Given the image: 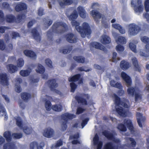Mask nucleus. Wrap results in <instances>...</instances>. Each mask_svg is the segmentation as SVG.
I'll return each mask as SVG.
<instances>
[{
  "label": "nucleus",
  "mask_w": 149,
  "mask_h": 149,
  "mask_svg": "<svg viewBox=\"0 0 149 149\" xmlns=\"http://www.w3.org/2000/svg\"><path fill=\"white\" fill-rule=\"evenodd\" d=\"M17 63L18 67H21L23 66L24 65V61L23 59L22 58H19L17 61Z\"/></svg>",
  "instance_id": "864d4df0"
},
{
  "label": "nucleus",
  "mask_w": 149,
  "mask_h": 149,
  "mask_svg": "<svg viewBox=\"0 0 149 149\" xmlns=\"http://www.w3.org/2000/svg\"><path fill=\"white\" fill-rule=\"evenodd\" d=\"M52 29L54 33H62L67 29V26L65 24L62 22H56L53 25Z\"/></svg>",
  "instance_id": "7ed1b4c3"
},
{
  "label": "nucleus",
  "mask_w": 149,
  "mask_h": 149,
  "mask_svg": "<svg viewBox=\"0 0 149 149\" xmlns=\"http://www.w3.org/2000/svg\"><path fill=\"white\" fill-rule=\"evenodd\" d=\"M128 26V33L130 35H136L141 30L140 27L135 24H130Z\"/></svg>",
  "instance_id": "6e6552de"
},
{
  "label": "nucleus",
  "mask_w": 149,
  "mask_h": 149,
  "mask_svg": "<svg viewBox=\"0 0 149 149\" xmlns=\"http://www.w3.org/2000/svg\"><path fill=\"white\" fill-rule=\"evenodd\" d=\"M24 132L27 134H31L33 131V130L31 127H24L23 129Z\"/></svg>",
  "instance_id": "49530a36"
},
{
  "label": "nucleus",
  "mask_w": 149,
  "mask_h": 149,
  "mask_svg": "<svg viewBox=\"0 0 149 149\" xmlns=\"http://www.w3.org/2000/svg\"><path fill=\"white\" fill-rule=\"evenodd\" d=\"M78 14L77 13V11L76 10H74L73 11L70 15L68 17L69 19L71 20L72 21H74V20L77 19L78 17Z\"/></svg>",
  "instance_id": "4c0bfd02"
},
{
  "label": "nucleus",
  "mask_w": 149,
  "mask_h": 149,
  "mask_svg": "<svg viewBox=\"0 0 149 149\" xmlns=\"http://www.w3.org/2000/svg\"><path fill=\"white\" fill-rule=\"evenodd\" d=\"M116 42L117 44L120 43L122 44H125L126 42V40L123 37L119 36L117 39L116 40Z\"/></svg>",
  "instance_id": "58836bf2"
},
{
  "label": "nucleus",
  "mask_w": 149,
  "mask_h": 149,
  "mask_svg": "<svg viewBox=\"0 0 149 149\" xmlns=\"http://www.w3.org/2000/svg\"><path fill=\"white\" fill-rule=\"evenodd\" d=\"M100 41L101 42L104 44H106L110 43L111 41V38L108 36L106 35H103L100 38Z\"/></svg>",
  "instance_id": "5701e85b"
},
{
  "label": "nucleus",
  "mask_w": 149,
  "mask_h": 149,
  "mask_svg": "<svg viewBox=\"0 0 149 149\" xmlns=\"http://www.w3.org/2000/svg\"><path fill=\"white\" fill-rule=\"evenodd\" d=\"M120 65V67L123 70L127 69L130 67L129 63L124 61L121 62Z\"/></svg>",
  "instance_id": "f704fd0d"
},
{
  "label": "nucleus",
  "mask_w": 149,
  "mask_h": 149,
  "mask_svg": "<svg viewBox=\"0 0 149 149\" xmlns=\"http://www.w3.org/2000/svg\"><path fill=\"white\" fill-rule=\"evenodd\" d=\"M136 116L137 121L140 127H142V124L143 123L145 119V118L143 117L142 114L139 113H137Z\"/></svg>",
  "instance_id": "a211bd4d"
},
{
  "label": "nucleus",
  "mask_w": 149,
  "mask_h": 149,
  "mask_svg": "<svg viewBox=\"0 0 149 149\" xmlns=\"http://www.w3.org/2000/svg\"><path fill=\"white\" fill-rule=\"evenodd\" d=\"M24 53L26 56L33 59H35L36 58V54L34 52L31 51L25 50L24 51Z\"/></svg>",
  "instance_id": "a878e982"
},
{
  "label": "nucleus",
  "mask_w": 149,
  "mask_h": 149,
  "mask_svg": "<svg viewBox=\"0 0 149 149\" xmlns=\"http://www.w3.org/2000/svg\"><path fill=\"white\" fill-rule=\"evenodd\" d=\"M72 47L69 46L64 48L63 49H61L60 52L61 53L65 54L69 53L72 49Z\"/></svg>",
  "instance_id": "ea45409f"
},
{
  "label": "nucleus",
  "mask_w": 149,
  "mask_h": 149,
  "mask_svg": "<svg viewBox=\"0 0 149 149\" xmlns=\"http://www.w3.org/2000/svg\"><path fill=\"white\" fill-rule=\"evenodd\" d=\"M70 86L71 88V91L74 92L77 87V85L74 83L72 82L70 83Z\"/></svg>",
  "instance_id": "69168bd1"
},
{
  "label": "nucleus",
  "mask_w": 149,
  "mask_h": 149,
  "mask_svg": "<svg viewBox=\"0 0 149 149\" xmlns=\"http://www.w3.org/2000/svg\"><path fill=\"white\" fill-rule=\"evenodd\" d=\"M113 97L116 104L115 108L117 112L120 116H125L127 109L123 108H128L130 107V104L129 101L125 99L124 102H121L119 98L115 94H113Z\"/></svg>",
  "instance_id": "f257e3e1"
},
{
  "label": "nucleus",
  "mask_w": 149,
  "mask_h": 149,
  "mask_svg": "<svg viewBox=\"0 0 149 149\" xmlns=\"http://www.w3.org/2000/svg\"><path fill=\"white\" fill-rule=\"evenodd\" d=\"M131 60L134 66L135 70L140 72L141 70L140 67L138 64L136 58L135 57H133L131 59Z\"/></svg>",
  "instance_id": "393cba45"
},
{
  "label": "nucleus",
  "mask_w": 149,
  "mask_h": 149,
  "mask_svg": "<svg viewBox=\"0 0 149 149\" xmlns=\"http://www.w3.org/2000/svg\"><path fill=\"white\" fill-rule=\"evenodd\" d=\"M90 47L91 49L92 50L93 48L95 49H99L101 50L105 51L106 48L104 47L100 43L97 42H93L91 43Z\"/></svg>",
  "instance_id": "4468645a"
},
{
  "label": "nucleus",
  "mask_w": 149,
  "mask_h": 149,
  "mask_svg": "<svg viewBox=\"0 0 149 149\" xmlns=\"http://www.w3.org/2000/svg\"><path fill=\"white\" fill-rule=\"evenodd\" d=\"M91 14L93 18L95 21L97 23L99 22L98 20V19L103 18V15L100 14L97 11L95 10H92L91 12Z\"/></svg>",
  "instance_id": "ddd939ff"
},
{
  "label": "nucleus",
  "mask_w": 149,
  "mask_h": 149,
  "mask_svg": "<svg viewBox=\"0 0 149 149\" xmlns=\"http://www.w3.org/2000/svg\"><path fill=\"white\" fill-rule=\"evenodd\" d=\"M117 54L116 52H114L113 54L112 61L116 63L118 61L120 60V58L116 57Z\"/></svg>",
  "instance_id": "6e6d98bb"
},
{
  "label": "nucleus",
  "mask_w": 149,
  "mask_h": 149,
  "mask_svg": "<svg viewBox=\"0 0 149 149\" xmlns=\"http://www.w3.org/2000/svg\"><path fill=\"white\" fill-rule=\"evenodd\" d=\"M35 39L37 42H40L41 37L39 34L38 33L37 30L35 28L33 29L31 32Z\"/></svg>",
  "instance_id": "b1692460"
},
{
  "label": "nucleus",
  "mask_w": 149,
  "mask_h": 149,
  "mask_svg": "<svg viewBox=\"0 0 149 149\" xmlns=\"http://www.w3.org/2000/svg\"><path fill=\"white\" fill-rule=\"evenodd\" d=\"M37 146V143L36 142H33L30 144V149H34Z\"/></svg>",
  "instance_id": "774afa93"
},
{
  "label": "nucleus",
  "mask_w": 149,
  "mask_h": 149,
  "mask_svg": "<svg viewBox=\"0 0 149 149\" xmlns=\"http://www.w3.org/2000/svg\"><path fill=\"white\" fill-rule=\"evenodd\" d=\"M102 134L108 139L112 140L116 143H118L120 142L119 139L115 137L112 134L107 131H103Z\"/></svg>",
  "instance_id": "9d476101"
},
{
  "label": "nucleus",
  "mask_w": 149,
  "mask_h": 149,
  "mask_svg": "<svg viewBox=\"0 0 149 149\" xmlns=\"http://www.w3.org/2000/svg\"><path fill=\"white\" fill-rule=\"evenodd\" d=\"M5 113V110L3 107L0 104V116L4 115Z\"/></svg>",
  "instance_id": "680f3d73"
},
{
  "label": "nucleus",
  "mask_w": 149,
  "mask_h": 149,
  "mask_svg": "<svg viewBox=\"0 0 149 149\" xmlns=\"http://www.w3.org/2000/svg\"><path fill=\"white\" fill-rule=\"evenodd\" d=\"M21 97L22 99L26 102H27L31 98L30 94L26 93H23L21 94Z\"/></svg>",
  "instance_id": "72a5a7b5"
},
{
  "label": "nucleus",
  "mask_w": 149,
  "mask_h": 149,
  "mask_svg": "<svg viewBox=\"0 0 149 149\" xmlns=\"http://www.w3.org/2000/svg\"><path fill=\"white\" fill-rule=\"evenodd\" d=\"M124 124L126 125L128 129H129L132 133L134 132V128L133 127L132 122L130 120L125 119L124 122Z\"/></svg>",
  "instance_id": "412c9836"
},
{
  "label": "nucleus",
  "mask_w": 149,
  "mask_h": 149,
  "mask_svg": "<svg viewBox=\"0 0 149 149\" xmlns=\"http://www.w3.org/2000/svg\"><path fill=\"white\" fill-rule=\"evenodd\" d=\"M31 72V70L29 68L26 70H22L20 72L21 75L23 77H26L28 76Z\"/></svg>",
  "instance_id": "e433bc0d"
},
{
  "label": "nucleus",
  "mask_w": 149,
  "mask_h": 149,
  "mask_svg": "<svg viewBox=\"0 0 149 149\" xmlns=\"http://www.w3.org/2000/svg\"><path fill=\"white\" fill-rule=\"evenodd\" d=\"M71 23L73 26H75L76 29L78 32L81 31L80 30V26H79V25H80V23L79 22L74 20L72 21Z\"/></svg>",
  "instance_id": "79ce46f5"
},
{
  "label": "nucleus",
  "mask_w": 149,
  "mask_h": 149,
  "mask_svg": "<svg viewBox=\"0 0 149 149\" xmlns=\"http://www.w3.org/2000/svg\"><path fill=\"white\" fill-rule=\"evenodd\" d=\"M3 136L6 139V141L8 142L11 141V135L10 132L9 131H6L3 134Z\"/></svg>",
  "instance_id": "a19ab883"
},
{
  "label": "nucleus",
  "mask_w": 149,
  "mask_h": 149,
  "mask_svg": "<svg viewBox=\"0 0 149 149\" xmlns=\"http://www.w3.org/2000/svg\"><path fill=\"white\" fill-rule=\"evenodd\" d=\"M22 79L19 78H17L15 80V90L17 93H19L22 91V88L19 84L22 82Z\"/></svg>",
  "instance_id": "dca6fc26"
},
{
  "label": "nucleus",
  "mask_w": 149,
  "mask_h": 149,
  "mask_svg": "<svg viewBox=\"0 0 149 149\" xmlns=\"http://www.w3.org/2000/svg\"><path fill=\"white\" fill-rule=\"evenodd\" d=\"M116 49L118 52L120 53L124 51V48L123 46L118 45L116 47Z\"/></svg>",
  "instance_id": "5fc2aeb1"
},
{
  "label": "nucleus",
  "mask_w": 149,
  "mask_h": 149,
  "mask_svg": "<svg viewBox=\"0 0 149 149\" xmlns=\"http://www.w3.org/2000/svg\"><path fill=\"white\" fill-rule=\"evenodd\" d=\"M121 76L126 82L127 86L128 87L127 92L129 95L133 97L134 93L135 92L134 88L132 87H130L132 84V81L130 77L124 72H122L121 73Z\"/></svg>",
  "instance_id": "f03ea898"
},
{
  "label": "nucleus",
  "mask_w": 149,
  "mask_h": 149,
  "mask_svg": "<svg viewBox=\"0 0 149 149\" xmlns=\"http://www.w3.org/2000/svg\"><path fill=\"white\" fill-rule=\"evenodd\" d=\"M141 40L143 42L146 44V50L149 52V38L146 36H143L141 38Z\"/></svg>",
  "instance_id": "bb28decb"
},
{
  "label": "nucleus",
  "mask_w": 149,
  "mask_h": 149,
  "mask_svg": "<svg viewBox=\"0 0 149 149\" xmlns=\"http://www.w3.org/2000/svg\"><path fill=\"white\" fill-rule=\"evenodd\" d=\"M80 31L79 33L81 34V36L83 38H85L86 36L89 35L91 33V31L90 26L86 22H84L80 26Z\"/></svg>",
  "instance_id": "423d86ee"
},
{
  "label": "nucleus",
  "mask_w": 149,
  "mask_h": 149,
  "mask_svg": "<svg viewBox=\"0 0 149 149\" xmlns=\"http://www.w3.org/2000/svg\"><path fill=\"white\" fill-rule=\"evenodd\" d=\"M72 3V0H60L59 3L60 6L63 7L66 5H69Z\"/></svg>",
  "instance_id": "473e14b6"
},
{
  "label": "nucleus",
  "mask_w": 149,
  "mask_h": 149,
  "mask_svg": "<svg viewBox=\"0 0 149 149\" xmlns=\"http://www.w3.org/2000/svg\"><path fill=\"white\" fill-rule=\"evenodd\" d=\"M16 124L18 127L20 128L22 127V123L21 118L19 117H17L16 119Z\"/></svg>",
  "instance_id": "bf43d9fd"
},
{
  "label": "nucleus",
  "mask_w": 149,
  "mask_h": 149,
  "mask_svg": "<svg viewBox=\"0 0 149 149\" xmlns=\"http://www.w3.org/2000/svg\"><path fill=\"white\" fill-rule=\"evenodd\" d=\"M73 58L74 60L79 63H83L84 62L85 58L82 56H74Z\"/></svg>",
  "instance_id": "a18cd8bd"
},
{
  "label": "nucleus",
  "mask_w": 149,
  "mask_h": 149,
  "mask_svg": "<svg viewBox=\"0 0 149 149\" xmlns=\"http://www.w3.org/2000/svg\"><path fill=\"white\" fill-rule=\"evenodd\" d=\"M52 21L50 19H48L47 21V22H45L44 24L45 27L47 28L52 24Z\"/></svg>",
  "instance_id": "338daca9"
},
{
  "label": "nucleus",
  "mask_w": 149,
  "mask_h": 149,
  "mask_svg": "<svg viewBox=\"0 0 149 149\" xmlns=\"http://www.w3.org/2000/svg\"><path fill=\"white\" fill-rule=\"evenodd\" d=\"M46 97L47 99H45V106L46 110L47 111H49L51 108V104L49 100H51L52 98L51 97L46 95Z\"/></svg>",
  "instance_id": "cd10ccee"
},
{
  "label": "nucleus",
  "mask_w": 149,
  "mask_h": 149,
  "mask_svg": "<svg viewBox=\"0 0 149 149\" xmlns=\"http://www.w3.org/2000/svg\"><path fill=\"white\" fill-rule=\"evenodd\" d=\"M99 138L97 134H96L93 138V141L95 146L97 147V149H101L102 145V141H99Z\"/></svg>",
  "instance_id": "2eb2a0df"
},
{
  "label": "nucleus",
  "mask_w": 149,
  "mask_h": 149,
  "mask_svg": "<svg viewBox=\"0 0 149 149\" xmlns=\"http://www.w3.org/2000/svg\"><path fill=\"white\" fill-rule=\"evenodd\" d=\"M13 5L15 6V9L17 12L26 10L27 8L26 4L20 2L14 3Z\"/></svg>",
  "instance_id": "9b49d317"
},
{
  "label": "nucleus",
  "mask_w": 149,
  "mask_h": 149,
  "mask_svg": "<svg viewBox=\"0 0 149 149\" xmlns=\"http://www.w3.org/2000/svg\"><path fill=\"white\" fill-rule=\"evenodd\" d=\"M80 74H76L71 78H68V80L70 82L71 81H77L79 78L80 77Z\"/></svg>",
  "instance_id": "de8ad7c7"
},
{
  "label": "nucleus",
  "mask_w": 149,
  "mask_h": 149,
  "mask_svg": "<svg viewBox=\"0 0 149 149\" xmlns=\"http://www.w3.org/2000/svg\"><path fill=\"white\" fill-rule=\"evenodd\" d=\"M131 4L136 12L140 13L143 11V7L141 0H132Z\"/></svg>",
  "instance_id": "20e7f679"
},
{
  "label": "nucleus",
  "mask_w": 149,
  "mask_h": 149,
  "mask_svg": "<svg viewBox=\"0 0 149 149\" xmlns=\"http://www.w3.org/2000/svg\"><path fill=\"white\" fill-rule=\"evenodd\" d=\"M47 83L52 90H54V88L58 86V84L56 83V80L54 79H52L48 80Z\"/></svg>",
  "instance_id": "4be33fe9"
},
{
  "label": "nucleus",
  "mask_w": 149,
  "mask_h": 149,
  "mask_svg": "<svg viewBox=\"0 0 149 149\" xmlns=\"http://www.w3.org/2000/svg\"><path fill=\"white\" fill-rule=\"evenodd\" d=\"M5 19L7 22L10 23L14 22L15 21V17L11 14L7 15L5 17Z\"/></svg>",
  "instance_id": "c756f323"
},
{
  "label": "nucleus",
  "mask_w": 149,
  "mask_h": 149,
  "mask_svg": "<svg viewBox=\"0 0 149 149\" xmlns=\"http://www.w3.org/2000/svg\"><path fill=\"white\" fill-rule=\"evenodd\" d=\"M45 62L46 65L49 68H52V62L50 59H46L45 61Z\"/></svg>",
  "instance_id": "4d7b16f0"
},
{
  "label": "nucleus",
  "mask_w": 149,
  "mask_h": 149,
  "mask_svg": "<svg viewBox=\"0 0 149 149\" xmlns=\"http://www.w3.org/2000/svg\"><path fill=\"white\" fill-rule=\"evenodd\" d=\"M76 115L72 114L69 113H65L61 116L62 119L65 120H67L68 119H72L75 117ZM66 122L65 121H63L61 125V129L63 131L65 130L67 128L66 125Z\"/></svg>",
  "instance_id": "0eeeda50"
},
{
  "label": "nucleus",
  "mask_w": 149,
  "mask_h": 149,
  "mask_svg": "<svg viewBox=\"0 0 149 149\" xmlns=\"http://www.w3.org/2000/svg\"><path fill=\"white\" fill-rule=\"evenodd\" d=\"M135 100L136 102L140 100L141 98V95L139 93L135 92L134 94Z\"/></svg>",
  "instance_id": "3c124183"
},
{
  "label": "nucleus",
  "mask_w": 149,
  "mask_h": 149,
  "mask_svg": "<svg viewBox=\"0 0 149 149\" xmlns=\"http://www.w3.org/2000/svg\"><path fill=\"white\" fill-rule=\"evenodd\" d=\"M144 6L146 11L147 12H149V0H145Z\"/></svg>",
  "instance_id": "052dcab7"
},
{
  "label": "nucleus",
  "mask_w": 149,
  "mask_h": 149,
  "mask_svg": "<svg viewBox=\"0 0 149 149\" xmlns=\"http://www.w3.org/2000/svg\"><path fill=\"white\" fill-rule=\"evenodd\" d=\"M90 96L88 94H85L83 96V98L78 97L77 96L76 97V99L79 103H82L83 104L86 105L87 102L86 99L89 98Z\"/></svg>",
  "instance_id": "f3484780"
},
{
  "label": "nucleus",
  "mask_w": 149,
  "mask_h": 149,
  "mask_svg": "<svg viewBox=\"0 0 149 149\" xmlns=\"http://www.w3.org/2000/svg\"><path fill=\"white\" fill-rule=\"evenodd\" d=\"M24 16V15H18L17 16L16 18L15 17V22L17 23H19L21 21L22 17Z\"/></svg>",
  "instance_id": "13d9d810"
},
{
  "label": "nucleus",
  "mask_w": 149,
  "mask_h": 149,
  "mask_svg": "<svg viewBox=\"0 0 149 149\" xmlns=\"http://www.w3.org/2000/svg\"><path fill=\"white\" fill-rule=\"evenodd\" d=\"M6 50L8 52H11L13 49V45L11 44H9L6 47H5Z\"/></svg>",
  "instance_id": "0e129e2a"
},
{
  "label": "nucleus",
  "mask_w": 149,
  "mask_h": 149,
  "mask_svg": "<svg viewBox=\"0 0 149 149\" xmlns=\"http://www.w3.org/2000/svg\"><path fill=\"white\" fill-rule=\"evenodd\" d=\"M7 69L10 73H12L17 71L18 70V67L12 64H10L7 65Z\"/></svg>",
  "instance_id": "aec40b11"
},
{
  "label": "nucleus",
  "mask_w": 149,
  "mask_h": 149,
  "mask_svg": "<svg viewBox=\"0 0 149 149\" xmlns=\"http://www.w3.org/2000/svg\"><path fill=\"white\" fill-rule=\"evenodd\" d=\"M52 108L54 111H60L61 110L62 107L60 105H55L52 106Z\"/></svg>",
  "instance_id": "09e8293b"
},
{
  "label": "nucleus",
  "mask_w": 149,
  "mask_h": 149,
  "mask_svg": "<svg viewBox=\"0 0 149 149\" xmlns=\"http://www.w3.org/2000/svg\"><path fill=\"white\" fill-rule=\"evenodd\" d=\"M2 6L3 7L8 10L10 12L13 11V9L10 7L9 4L7 2L3 3L2 4Z\"/></svg>",
  "instance_id": "603ef678"
},
{
  "label": "nucleus",
  "mask_w": 149,
  "mask_h": 149,
  "mask_svg": "<svg viewBox=\"0 0 149 149\" xmlns=\"http://www.w3.org/2000/svg\"><path fill=\"white\" fill-rule=\"evenodd\" d=\"M137 43V42L136 41L133 40L129 44V47L130 49L135 53L136 52V44Z\"/></svg>",
  "instance_id": "2f4dec72"
},
{
  "label": "nucleus",
  "mask_w": 149,
  "mask_h": 149,
  "mask_svg": "<svg viewBox=\"0 0 149 149\" xmlns=\"http://www.w3.org/2000/svg\"><path fill=\"white\" fill-rule=\"evenodd\" d=\"M42 133L44 136L49 138L53 137L55 135L54 130L50 127L45 129Z\"/></svg>",
  "instance_id": "1a4fd4ad"
},
{
  "label": "nucleus",
  "mask_w": 149,
  "mask_h": 149,
  "mask_svg": "<svg viewBox=\"0 0 149 149\" xmlns=\"http://www.w3.org/2000/svg\"><path fill=\"white\" fill-rule=\"evenodd\" d=\"M131 4L136 12L140 13L143 11V7L141 0H132Z\"/></svg>",
  "instance_id": "39448f33"
},
{
  "label": "nucleus",
  "mask_w": 149,
  "mask_h": 149,
  "mask_svg": "<svg viewBox=\"0 0 149 149\" xmlns=\"http://www.w3.org/2000/svg\"><path fill=\"white\" fill-rule=\"evenodd\" d=\"M0 82L3 86H6L9 85V82L6 74H0Z\"/></svg>",
  "instance_id": "f8f14e48"
},
{
  "label": "nucleus",
  "mask_w": 149,
  "mask_h": 149,
  "mask_svg": "<svg viewBox=\"0 0 149 149\" xmlns=\"http://www.w3.org/2000/svg\"><path fill=\"white\" fill-rule=\"evenodd\" d=\"M67 40L70 43H74L76 42L77 38L76 36L71 33H70L66 36Z\"/></svg>",
  "instance_id": "6ab92c4d"
},
{
  "label": "nucleus",
  "mask_w": 149,
  "mask_h": 149,
  "mask_svg": "<svg viewBox=\"0 0 149 149\" xmlns=\"http://www.w3.org/2000/svg\"><path fill=\"white\" fill-rule=\"evenodd\" d=\"M77 10L80 16L82 18H85L86 17V12L84 8L81 6L77 8Z\"/></svg>",
  "instance_id": "7c9ffc66"
},
{
  "label": "nucleus",
  "mask_w": 149,
  "mask_h": 149,
  "mask_svg": "<svg viewBox=\"0 0 149 149\" xmlns=\"http://www.w3.org/2000/svg\"><path fill=\"white\" fill-rule=\"evenodd\" d=\"M104 149H117V147L114 146L112 142H110L105 144Z\"/></svg>",
  "instance_id": "c9c22d12"
},
{
  "label": "nucleus",
  "mask_w": 149,
  "mask_h": 149,
  "mask_svg": "<svg viewBox=\"0 0 149 149\" xmlns=\"http://www.w3.org/2000/svg\"><path fill=\"white\" fill-rule=\"evenodd\" d=\"M126 141L127 142V143L130 142V144L129 143H127V146L128 147L131 146L132 147H135L136 143L134 140L131 138L126 137L125 139Z\"/></svg>",
  "instance_id": "c85d7f7f"
},
{
  "label": "nucleus",
  "mask_w": 149,
  "mask_h": 149,
  "mask_svg": "<svg viewBox=\"0 0 149 149\" xmlns=\"http://www.w3.org/2000/svg\"><path fill=\"white\" fill-rule=\"evenodd\" d=\"M36 71L38 73L43 74L45 71V69L42 65L38 64L37 69H36Z\"/></svg>",
  "instance_id": "37998d69"
},
{
  "label": "nucleus",
  "mask_w": 149,
  "mask_h": 149,
  "mask_svg": "<svg viewBox=\"0 0 149 149\" xmlns=\"http://www.w3.org/2000/svg\"><path fill=\"white\" fill-rule=\"evenodd\" d=\"M22 136V134L21 133H14L12 135V136L16 139L21 138Z\"/></svg>",
  "instance_id": "e2e57ef3"
},
{
  "label": "nucleus",
  "mask_w": 149,
  "mask_h": 149,
  "mask_svg": "<svg viewBox=\"0 0 149 149\" xmlns=\"http://www.w3.org/2000/svg\"><path fill=\"white\" fill-rule=\"evenodd\" d=\"M117 128L121 132H125L127 130L126 127L122 123L119 124L117 127Z\"/></svg>",
  "instance_id": "8fccbe9b"
},
{
  "label": "nucleus",
  "mask_w": 149,
  "mask_h": 149,
  "mask_svg": "<svg viewBox=\"0 0 149 149\" xmlns=\"http://www.w3.org/2000/svg\"><path fill=\"white\" fill-rule=\"evenodd\" d=\"M110 84L111 86L119 89L121 88L122 87L120 83H116L115 81L113 80L111 81Z\"/></svg>",
  "instance_id": "c03bdc74"
}]
</instances>
